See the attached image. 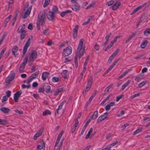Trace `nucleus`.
Listing matches in <instances>:
<instances>
[{
  "label": "nucleus",
  "mask_w": 150,
  "mask_h": 150,
  "mask_svg": "<svg viewBox=\"0 0 150 150\" xmlns=\"http://www.w3.org/2000/svg\"><path fill=\"white\" fill-rule=\"evenodd\" d=\"M84 40L81 39L79 40V43L75 56L74 57L75 65L76 68H77L78 67V62L77 58L78 57L80 58L83 54L84 49L82 50V45Z\"/></svg>",
  "instance_id": "obj_1"
},
{
  "label": "nucleus",
  "mask_w": 150,
  "mask_h": 150,
  "mask_svg": "<svg viewBox=\"0 0 150 150\" xmlns=\"http://www.w3.org/2000/svg\"><path fill=\"white\" fill-rule=\"evenodd\" d=\"M45 22V15L42 13L39 14L36 24H39L43 26Z\"/></svg>",
  "instance_id": "obj_2"
},
{
  "label": "nucleus",
  "mask_w": 150,
  "mask_h": 150,
  "mask_svg": "<svg viewBox=\"0 0 150 150\" xmlns=\"http://www.w3.org/2000/svg\"><path fill=\"white\" fill-rule=\"evenodd\" d=\"M93 81L92 77L91 76H90L88 80L86 88L83 90V92L86 93L90 90L91 86Z\"/></svg>",
  "instance_id": "obj_3"
},
{
  "label": "nucleus",
  "mask_w": 150,
  "mask_h": 150,
  "mask_svg": "<svg viewBox=\"0 0 150 150\" xmlns=\"http://www.w3.org/2000/svg\"><path fill=\"white\" fill-rule=\"evenodd\" d=\"M72 52V48L70 46L66 47L65 49H64L62 53V55L64 57L67 56L70 54Z\"/></svg>",
  "instance_id": "obj_4"
},
{
  "label": "nucleus",
  "mask_w": 150,
  "mask_h": 150,
  "mask_svg": "<svg viewBox=\"0 0 150 150\" xmlns=\"http://www.w3.org/2000/svg\"><path fill=\"white\" fill-rule=\"evenodd\" d=\"M39 73V71H36L30 76L27 80V83L29 84L33 79L37 78L38 75Z\"/></svg>",
  "instance_id": "obj_5"
},
{
  "label": "nucleus",
  "mask_w": 150,
  "mask_h": 150,
  "mask_svg": "<svg viewBox=\"0 0 150 150\" xmlns=\"http://www.w3.org/2000/svg\"><path fill=\"white\" fill-rule=\"evenodd\" d=\"M22 92L21 91H19L17 92L14 94V100L16 102L18 101V100L19 98L20 97Z\"/></svg>",
  "instance_id": "obj_6"
},
{
  "label": "nucleus",
  "mask_w": 150,
  "mask_h": 150,
  "mask_svg": "<svg viewBox=\"0 0 150 150\" xmlns=\"http://www.w3.org/2000/svg\"><path fill=\"white\" fill-rule=\"evenodd\" d=\"M108 112H106L104 113L103 115H101L99 117L97 120V122H100L101 121L105 119L108 115Z\"/></svg>",
  "instance_id": "obj_7"
},
{
  "label": "nucleus",
  "mask_w": 150,
  "mask_h": 150,
  "mask_svg": "<svg viewBox=\"0 0 150 150\" xmlns=\"http://www.w3.org/2000/svg\"><path fill=\"white\" fill-rule=\"evenodd\" d=\"M79 26L78 25H76L74 27L73 30V37L74 39H75L77 36L78 30Z\"/></svg>",
  "instance_id": "obj_8"
},
{
  "label": "nucleus",
  "mask_w": 150,
  "mask_h": 150,
  "mask_svg": "<svg viewBox=\"0 0 150 150\" xmlns=\"http://www.w3.org/2000/svg\"><path fill=\"white\" fill-rule=\"evenodd\" d=\"M54 14L51 11H49L48 12L47 14V16L50 21H52L54 19Z\"/></svg>",
  "instance_id": "obj_9"
},
{
  "label": "nucleus",
  "mask_w": 150,
  "mask_h": 150,
  "mask_svg": "<svg viewBox=\"0 0 150 150\" xmlns=\"http://www.w3.org/2000/svg\"><path fill=\"white\" fill-rule=\"evenodd\" d=\"M37 56V52L35 50L31 52L30 57V60L32 61H33L35 59Z\"/></svg>",
  "instance_id": "obj_10"
},
{
  "label": "nucleus",
  "mask_w": 150,
  "mask_h": 150,
  "mask_svg": "<svg viewBox=\"0 0 150 150\" xmlns=\"http://www.w3.org/2000/svg\"><path fill=\"white\" fill-rule=\"evenodd\" d=\"M32 8V6L29 7L28 8L26 11L23 17L24 19L26 18L30 14Z\"/></svg>",
  "instance_id": "obj_11"
},
{
  "label": "nucleus",
  "mask_w": 150,
  "mask_h": 150,
  "mask_svg": "<svg viewBox=\"0 0 150 150\" xmlns=\"http://www.w3.org/2000/svg\"><path fill=\"white\" fill-rule=\"evenodd\" d=\"M43 132L42 129H40L36 133L34 136V140H36L38 137H39L41 135Z\"/></svg>",
  "instance_id": "obj_12"
},
{
  "label": "nucleus",
  "mask_w": 150,
  "mask_h": 150,
  "mask_svg": "<svg viewBox=\"0 0 150 150\" xmlns=\"http://www.w3.org/2000/svg\"><path fill=\"white\" fill-rule=\"evenodd\" d=\"M120 5L121 2H120L117 1L113 5L111 6V7L113 10H115L117 9Z\"/></svg>",
  "instance_id": "obj_13"
},
{
  "label": "nucleus",
  "mask_w": 150,
  "mask_h": 150,
  "mask_svg": "<svg viewBox=\"0 0 150 150\" xmlns=\"http://www.w3.org/2000/svg\"><path fill=\"white\" fill-rule=\"evenodd\" d=\"M18 47L17 45H15L13 47L12 49V54L15 57H16L17 54H16V53L18 51Z\"/></svg>",
  "instance_id": "obj_14"
},
{
  "label": "nucleus",
  "mask_w": 150,
  "mask_h": 150,
  "mask_svg": "<svg viewBox=\"0 0 150 150\" xmlns=\"http://www.w3.org/2000/svg\"><path fill=\"white\" fill-rule=\"evenodd\" d=\"M72 8L73 11H76L80 10V7L79 4H74Z\"/></svg>",
  "instance_id": "obj_15"
},
{
  "label": "nucleus",
  "mask_w": 150,
  "mask_h": 150,
  "mask_svg": "<svg viewBox=\"0 0 150 150\" xmlns=\"http://www.w3.org/2000/svg\"><path fill=\"white\" fill-rule=\"evenodd\" d=\"M49 73L47 72H43L42 74V79L44 81L46 80L47 78L49 75Z\"/></svg>",
  "instance_id": "obj_16"
},
{
  "label": "nucleus",
  "mask_w": 150,
  "mask_h": 150,
  "mask_svg": "<svg viewBox=\"0 0 150 150\" xmlns=\"http://www.w3.org/2000/svg\"><path fill=\"white\" fill-rule=\"evenodd\" d=\"M43 87L44 88L45 91L47 93H48L50 92V91L51 89V87L50 86L45 84L44 85Z\"/></svg>",
  "instance_id": "obj_17"
},
{
  "label": "nucleus",
  "mask_w": 150,
  "mask_h": 150,
  "mask_svg": "<svg viewBox=\"0 0 150 150\" xmlns=\"http://www.w3.org/2000/svg\"><path fill=\"white\" fill-rule=\"evenodd\" d=\"M98 116V111L97 110L90 117V118L92 120H94L97 118Z\"/></svg>",
  "instance_id": "obj_18"
},
{
  "label": "nucleus",
  "mask_w": 150,
  "mask_h": 150,
  "mask_svg": "<svg viewBox=\"0 0 150 150\" xmlns=\"http://www.w3.org/2000/svg\"><path fill=\"white\" fill-rule=\"evenodd\" d=\"M117 143V142H115L112 143L109 146L106 148H105L104 149H102V150H111V147L115 146Z\"/></svg>",
  "instance_id": "obj_19"
},
{
  "label": "nucleus",
  "mask_w": 150,
  "mask_h": 150,
  "mask_svg": "<svg viewBox=\"0 0 150 150\" xmlns=\"http://www.w3.org/2000/svg\"><path fill=\"white\" fill-rule=\"evenodd\" d=\"M148 41L146 40H144L140 45V47L142 49L144 48L147 45Z\"/></svg>",
  "instance_id": "obj_20"
},
{
  "label": "nucleus",
  "mask_w": 150,
  "mask_h": 150,
  "mask_svg": "<svg viewBox=\"0 0 150 150\" xmlns=\"http://www.w3.org/2000/svg\"><path fill=\"white\" fill-rule=\"evenodd\" d=\"M0 110L4 113H8L10 111V110L8 108L5 107H2L1 108H0Z\"/></svg>",
  "instance_id": "obj_21"
},
{
  "label": "nucleus",
  "mask_w": 150,
  "mask_h": 150,
  "mask_svg": "<svg viewBox=\"0 0 150 150\" xmlns=\"http://www.w3.org/2000/svg\"><path fill=\"white\" fill-rule=\"evenodd\" d=\"M136 34V33H133L132 35H130L129 38L125 41V43H127Z\"/></svg>",
  "instance_id": "obj_22"
},
{
  "label": "nucleus",
  "mask_w": 150,
  "mask_h": 150,
  "mask_svg": "<svg viewBox=\"0 0 150 150\" xmlns=\"http://www.w3.org/2000/svg\"><path fill=\"white\" fill-rule=\"evenodd\" d=\"M29 46L30 45L27 44L25 43V45H24L23 47V54H24L26 53L27 51V49Z\"/></svg>",
  "instance_id": "obj_23"
},
{
  "label": "nucleus",
  "mask_w": 150,
  "mask_h": 150,
  "mask_svg": "<svg viewBox=\"0 0 150 150\" xmlns=\"http://www.w3.org/2000/svg\"><path fill=\"white\" fill-rule=\"evenodd\" d=\"M20 33H21L20 39L21 40H22L25 37L26 35V31H23V32Z\"/></svg>",
  "instance_id": "obj_24"
},
{
  "label": "nucleus",
  "mask_w": 150,
  "mask_h": 150,
  "mask_svg": "<svg viewBox=\"0 0 150 150\" xmlns=\"http://www.w3.org/2000/svg\"><path fill=\"white\" fill-rule=\"evenodd\" d=\"M63 90V88H59L57 89L55 92L54 94V95L55 96H57L58 94L61 91H62Z\"/></svg>",
  "instance_id": "obj_25"
},
{
  "label": "nucleus",
  "mask_w": 150,
  "mask_h": 150,
  "mask_svg": "<svg viewBox=\"0 0 150 150\" xmlns=\"http://www.w3.org/2000/svg\"><path fill=\"white\" fill-rule=\"evenodd\" d=\"M58 8L57 6H54L52 8V12L54 14L58 12Z\"/></svg>",
  "instance_id": "obj_26"
},
{
  "label": "nucleus",
  "mask_w": 150,
  "mask_h": 150,
  "mask_svg": "<svg viewBox=\"0 0 150 150\" xmlns=\"http://www.w3.org/2000/svg\"><path fill=\"white\" fill-rule=\"evenodd\" d=\"M51 112L49 110H46L43 112L42 115L43 116H45L48 115H51Z\"/></svg>",
  "instance_id": "obj_27"
},
{
  "label": "nucleus",
  "mask_w": 150,
  "mask_h": 150,
  "mask_svg": "<svg viewBox=\"0 0 150 150\" xmlns=\"http://www.w3.org/2000/svg\"><path fill=\"white\" fill-rule=\"evenodd\" d=\"M15 73H13L10 74L8 76V77L11 81L13 80L15 77Z\"/></svg>",
  "instance_id": "obj_28"
},
{
  "label": "nucleus",
  "mask_w": 150,
  "mask_h": 150,
  "mask_svg": "<svg viewBox=\"0 0 150 150\" xmlns=\"http://www.w3.org/2000/svg\"><path fill=\"white\" fill-rule=\"evenodd\" d=\"M7 121L6 120L0 119V124L2 125H6L7 123Z\"/></svg>",
  "instance_id": "obj_29"
},
{
  "label": "nucleus",
  "mask_w": 150,
  "mask_h": 150,
  "mask_svg": "<svg viewBox=\"0 0 150 150\" xmlns=\"http://www.w3.org/2000/svg\"><path fill=\"white\" fill-rule=\"evenodd\" d=\"M142 128L141 127H140L138 129H137L136 130L133 132V135H135L136 134L138 133L139 132L142 131Z\"/></svg>",
  "instance_id": "obj_30"
},
{
  "label": "nucleus",
  "mask_w": 150,
  "mask_h": 150,
  "mask_svg": "<svg viewBox=\"0 0 150 150\" xmlns=\"http://www.w3.org/2000/svg\"><path fill=\"white\" fill-rule=\"evenodd\" d=\"M50 2V0H45L43 6L44 7H47Z\"/></svg>",
  "instance_id": "obj_31"
},
{
  "label": "nucleus",
  "mask_w": 150,
  "mask_h": 150,
  "mask_svg": "<svg viewBox=\"0 0 150 150\" xmlns=\"http://www.w3.org/2000/svg\"><path fill=\"white\" fill-rule=\"evenodd\" d=\"M92 131H93V129H92V128H91L90 129L89 131H88V133H87V135H86V136L85 137V138L86 139H87L90 136V135L91 134V133L92 132Z\"/></svg>",
  "instance_id": "obj_32"
},
{
  "label": "nucleus",
  "mask_w": 150,
  "mask_h": 150,
  "mask_svg": "<svg viewBox=\"0 0 150 150\" xmlns=\"http://www.w3.org/2000/svg\"><path fill=\"white\" fill-rule=\"evenodd\" d=\"M7 35V33L6 32H4L2 38L0 40V44H1L2 42L3 41L5 37Z\"/></svg>",
  "instance_id": "obj_33"
},
{
  "label": "nucleus",
  "mask_w": 150,
  "mask_h": 150,
  "mask_svg": "<svg viewBox=\"0 0 150 150\" xmlns=\"http://www.w3.org/2000/svg\"><path fill=\"white\" fill-rule=\"evenodd\" d=\"M25 67L23 66H21L20 65L19 69V71L20 73H23L24 72V70Z\"/></svg>",
  "instance_id": "obj_34"
},
{
  "label": "nucleus",
  "mask_w": 150,
  "mask_h": 150,
  "mask_svg": "<svg viewBox=\"0 0 150 150\" xmlns=\"http://www.w3.org/2000/svg\"><path fill=\"white\" fill-rule=\"evenodd\" d=\"M148 33L150 34V28L145 30L144 32V34L146 36H148Z\"/></svg>",
  "instance_id": "obj_35"
},
{
  "label": "nucleus",
  "mask_w": 150,
  "mask_h": 150,
  "mask_svg": "<svg viewBox=\"0 0 150 150\" xmlns=\"http://www.w3.org/2000/svg\"><path fill=\"white\" fill-rule=\"evenodd\" d=\"M114 3V1L113 0H111L108 2L106 4L108 5V6H110L113 4Z\"/></svg>",
  "instance_id": "obj_36"
},
{
  "label": "nucleus",
  "mask_w": 150,
  "mask_h": 150,
  "mask_svg": "<svg viewBox=\"0 0 150 150\" xmlns=\"http://www.w3.org/2000/svg\"><path fill=\"white\" fill-rule=\"evenodd\" d=\"M11 17V16L10 15L8 17L6 18L4 21V23L6 25L7 23L10 20Z\"/></svg>",
  "instance_id": "obj_37"
},
{
  "label": "nucleus",
  "mask_w": 150,
  "mask_h": 150,
  "mask_svg": "<svg viewBox=\"0 0 150 150\" xmlns=\"http://www.w3.org/2000/svg\"><path fill=\"white\" fill-rule=\"evenodd\" d=\"M59 78L58 77H53L52 79V81L53 82H56L59 81Z\"/></svg>",
  "instance_id": "obj_38"
},
{
  "label": "nucleus",
  "mask_w": 150,
  "mask_h": 150,
  "mask_svg": "<svg viewBox=\"0 0 150 150\" xmlns=\"http://www.w3.org/2000/svg\"><path fill=\"white\" fill-rule=\"evenodd\" d=\"M119 51V49H117L115 52H114L111 55L112 56L114 57H115L116 55L118 53Z\"/></svg>",
  "instance_id": "obj_39"
},
{
  "label": "nucleus",
  "mask_w": 150,
  "mask_h": 150,
  "mask_svg": "<svg viewBox=\"0 0 150 150\" xmlns=\"http://www.w3.org/2000/svg\"><path fill=\"white\" fill-rule=\"evenodd\" d=\"M146 83L145 81H142L138 85L139 88H141L146 84Z\"/></svg>",
  "instance_id": "obj_40"
},
{
  "label": "nucleus",
  "mask_w": 150,
  "mask_h": 150,
  "mask_svg": "<svg viewBox=\"0 0 150 150\" xmlns=\"http://www.w3.org/2000/svg\"><path fill=\"white\" fill-rule=\"evenodd\" d=\"M86 125H84V126L83 128L82 131H81V133L80 134V136H81L84 133V132L86 129Z\"/></svg>",
  "instance_id": "obj_41"
},
{
  "label": "nucleus",
  "mask_w": 150,
  "mask_h": 150,
  "mask_svg": "<svg viewBox=\"0 0 150 150\" xmlns=\"http://www.w3.org/2000/svg\"><path fill=\"white\" fill-rule=\"evenodd\" d=\"M66 102V100H64L59 105L58 107V108L59 109H61L62 108V107L63 104Z\"/></svg>",
  "instance_id": "obj_42"
},
{
  "label": "nucleus",
  "mask_w": 150,
  "mask_h": 150,
  "mask_svg": "<svg viewBox=\"0 0 150 150\" xmlns=\"http://www.w3.org/2000/svg\"><path fill=\"white\" fill-rule=\"evenodd\" d=\"M146 4V3H144L142 5H141L138 6L136 8L138 10H139V9L142 8L143 7H144Z\"/></svg>",
  "instance_id": "obj_43"
},
{
  "label": "nucleus",
  "mask_w": 150,
  "mask_h": 150,
  "mask_svg": "<svg viewBox=\"0 0 150 150\" xmlns=\"http://www.w3.org/2000/svg\"><path fill=\"white\" fill-rule=\"evenodd\" d=\"M11 81L8 77H7L5 80V83L7 85H8L9 84L10 82Z\"/></svg>",
  "instance_id": "obj_44"
},
{
  "label": "nucleus",
  "mask_w": 150,
  "mask_h": 150,
  "mask_svg": "<svg viewBox=\"0 0 150 150\" xmlns=\"http://www.w3.org/2000/svg\"><path fill=\"white\" fill-rule=\"evenodd\" d=\"M94 5H95V4L94 3H91L90 4H89L86 7V9H88L90 8L91 7H93V6H94Z\"/></svg>",
  "instance_id": "obj_45"
},
{
  "label": "nucleus",
  "mask_w": 150,
  "mask_h": 150,
  "mask_svg": "<svg viewBox=\"0 0 150 150\" xmlns=\"http://www.w3.org/2000/svg\"><path fill=\"white\" fill-rule=\"evenodd\" d=\"M139 95L140 94L139 93L135 94L131 96L130 97V98L131 99H133L136 97L139 96Z\"/></svg>",
  "instance_id": "obj_46"
},
{
  "label": "nucleus",
  "mask_w": 150,
  "mask_h": 150,
  "mask_svg": "<svg viewBox=\"0 0 150 150\" xmlns=\"http://www.w3.org/2000/svg\"><path fill=\"white\" fill-rule=\"evenodd\" d=\"M111 34H112L111 33H110L108 34V35H107L105 36V38L106 40H107V41H109V38L110 36L111 35Z\"/></svg>",
  "instance_id": "obj_47"
},
{
  "label": "nucleus",
  "mask_w": 150,
  "mask_h": 150,
  "mask_svg": "<svg viewBox=\"0 0 150 150\" xmlns=\"http://www.w3.org/2000/svg\"><path fill=\"white\" fill-rule=\"evenodd\" d=\"M40 142L42 143L41 144L42 146V148H45V144L43 140L42 139H41L40 140Z\"/></svg>",
  "instance_id": "obj_48"
},
{
  "label": "nucleus",
  "mask_w": 150,
  "mask_h": 150,
  "mask_svg": "<svg viewBox=\"0 0 150 150\" xmlns=\"http://www.w3.org/2000/svg\"><path fill=\"white\" fill-rule=\"evenodd\" d=\"M63 133V132H60L59 133V135H58V136L57 139H58L60 140L61 138V137L62 136Z\"/></svg>",
  "instance_id": "obj_49"
},
{
  "label": "nucleus",
  "mask_w": 150,
  "mask_h": 150,
  "mask_svg": "<svg viewBox=\"0 0 150 150\" xmlns=\"http://www.w3.org/2000/svg\"><path fill=\"white\" fill-rule=\"evenodd\" d=\"M7 99L8 98L6 96H4L3 97V98L1 100V101L3 103L4 101L7 100Z\"/></svg>",
  "instance_id": "obj_50"
},
{
  "label": "nucleus",
  "mask_w": 150,
  "mask_h": 150,
  "mask_svg": "<svg viewBox=\"0 0 150 150\" xmlns=\"http://www.w3.org/2000/svg\"><path fill=\"white\" fill-rule=\"evenodd\" d=\"M20 27H19L17 30V32L18 33H20L21 32H23V31H26L22 28H21L20 29Z\"/></svg>",
  "instance_id": "obj_51"
},
{
  "label": "nucleus",
  "mask_w": 150,
  "mask_h": 150,
  "mask_svg": "<svg viewBox=\"0 0 150 150\" xmlns=\"http://www.w3.org/2000/svg\"><path fill=\"white\" fill-rule=\"evenodd\" d=\"M33 38V37L32 36H31L30 37H29L28 39L26 44H28L30 45V39H32Z\"/></svg>",
  "instance_id": "obj_52"
},
{
  "label": "nucleus",
  "mask_w": 150,
  "mask_h": 150,
  "mask_svg": "<svg viewBox=\"0 0 150 150\" xmlns=\"http://www.w3.org/2000/svg\"><path fill=\"white\" fill-rule=\"evenodd\" d=\"M28 28L29 29H30L31 30H32L33 29V27L32 26V23H30L29 24L28 27Z\"/></svg>",
  "instance_id": "obj_53"
},
{
  "label": "nucleus",
  "mask_w": 150,
  "mask_h": 150,
  "mask_svg": "<svg viewBox=\"0 0 150 150\" xmlns=\"http://www.w3.org/2000/svg\"><path fill=\"white\" fill-rule=\"evenodd\" d=\"M91 21V19L90 18H88L87 21L83 23L82 25H86L88 23L90 22Z\"/></svg>",
  "instance_id": "obj_54"
},
{
  "label": "nucleus",
  "mask_w": 150,
  "mask_h": 150,
  "mask_svg": "<svg viewBox=\"0 0 150 150\" xmlns=\"http://www.w3.org/2000/svg\"><path fill=\"white\" fill-rule=\"evenodd\" d=\"M105 110L107 111H109L110 108V105H109L108 104L105 107Z\"/></svg>",
  "instance_id": "obj_55"
},
{
  "label": "nucleus",
  "mask_w": 150,
  "mask_h": 150,
  "mask_svg": "<svg viewBox=\"0 0 150 150\" xmlns=\"http://www.w3.org/2000/svg\"><path fill=\"white\" fill-rule=\"evenodd\" d=\"M7 96L8 97H9L11 95V92L10 91H8L6 92Z\"/></svg>",
  "instance_id": "obj_56"
},
{
  "label": "nucleus",
  "mask_w": 150,
  "mask_h": 150,
  "mask_svg": "<svg viewBox=\"0 0 150 150\" xmlns=\"http://www.w3.org/2000/svg\"><path fill=\"white\" fill-rule=\"evenodd\" d=\"M89 55L87 56V57L86 58L85 62L84 63V64L86 65H87V64L88 63V59H89Z\"/></svg>",
  "instance_id": "obj_57"
},
{
  "label": "nucleus",
  "mask_w": 150,
  "mask_h": 150,
  "mask_svg": "<svg viewBox=\"0 0 150 150\" xmlns=\"http://www.w3.org/2000/svg\"><path fill=\"white\" fill-rule=\"evenodd\" d=\"M44 91L45 90L44 87L43 88H40L39 89L38 92L39 93H43Z\"/></svg>",
  "instance_id": "obj_58"
},
{
  "label": "nucleus",
  "mask_w": 150,
  "mask_h": 150,
  "mask_svg": "<svg viewBox=\"0 0 150 150\" xmlns=\"http://www.w3.org/2000/svg\"><path fill=\"white\" fill-rule=\"evenodd\" d=\"M142 56H143L142 55L140 54V55H138L137 56L135 57L134 58L138 60V59H140L141 58Z\"/></svg>",
  "instance_id": "obj_59"
},
{
  "label": "nucleus",
  "mask_w": 150,
  "mask_h": 150,
  "mask_svg": "<svg viewBox=\"0 0 150 150\" xmlns=\"http://www.w3.org/2000/svg\"><path fill=\"white\" fill-rule=\"evenodd\" d=\"M38 83L36 82H34L32 84V86L33 87H35L38 86Z\"/></svg>",
  "instance_id": "obj_60"
},
{
  "label": "nucleus",
  "mask_w": 150,
  "mask_h": 150,
  "mask_svg": "<svg viewBox=\"0 0 150 150\" xmlns=\"http://www.w3.org/2000/svg\"><path fill=\"white\" fill-rule=\"evenodd\" d=\"M15 112L20 114H23V112L22 111H19L18 109H16L15 110Z\"/></svg>",
  "instance_id": "obj_61"
},
{
  "label": "nucleus",
  "mask_w": 150,
  "mask_h": 150,
  "mask_svg": "<svg viewBox=\"0 0 150 150\" xmlns=\"http://www.w3.org/2000/svg\"><path fill=\"white\" fill-rule=\"evenodd\" d=\"M94 48L96 50L98 51L99 49V46L97 44H96L94 46Z\"/></svg>",
  "instance_id": "obj_62"
},
{
  "label": "nucleus",
  "mask_w": 150,
  "mask_h": 150,
  "mask_svg": "<svg viewBox=\"0 0 150 150\" xmlns=\"http://www.w3.org/2000/svg\"><path fill=\"white\" fill-rule=\"evenodd\" d=\"M122 95L118 96L116 97V101H118L122 98Z\"/></svg>",
  "instance_id": "obj_63"
},
{
  "label": "nucleus",
  "mask_w": 150,
  "mask_h": 150,
  "mask_svg": "<svg viewBox=\"0 0 150 150\" xmlns=\"http://www.w3.org/2000/svg\"><path fill=\"white\" fill-rule=\"evenodd\" d=\"M42 148H43L42 146L40 145H39L37 146V150H40Z\"/></svg>",
  "instance_id": "obj_64"
}]
</instances>
